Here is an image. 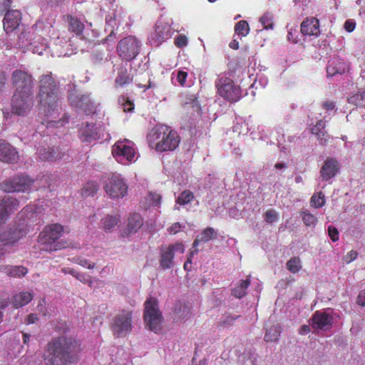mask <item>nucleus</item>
<instances>
[{"label":"nucleus","mask_w":365,"mask_h":365,"mask_svg":"<svg viewBox=\"0 0 365 365\" xmlns=\"http://www.w3.org/2000/svg\"><path fill=\"white\" fill-rule=\"evenodd\" d=\"M357 303L362 307L365 306V290L360 292L359 294Z\"/></svg>","instance_id":"nucleus-61"},{"label":"nucleus","mask_w":365,"mask_h":365,"mask_svg":"<svg viewBox=\"0 0 365 365\" xmlns=\"http://www.w3.org/2000/svg\"><path fill=\"white\" fill-rule=\"evenodd\" d=\"M240 317V315H236V316L226 315L224 317V318L220 322V326L223 327H227L232 326L234 324V322Z\"/></svg>","instance_id":"nucleus-46"},{"label":"nucleus","mask_w":365,"mask_h":365,"mask_svg":"<svg viewBox=\"0 0 365 365\" xmlns=\"http://www.w3.org/2000/svg\"><path fill=\"white\" fill-rule=\"evenodd\" d=\"M140 48V42L135 37L129 36L118 42L117 51L121 58L130 61L139 53Z\"/></svg>","instance_id":"nucleus-8"},{"label":"nucleus","mask_w":365,"mask_h":365,"mask_svg":"<svg viewBox=\"0 0 365 365\" xmlns=\"http://www.w3.org/2000/svg\"><path fill=\"white\" fill-rule=\"evenodd\" d=\"M10 4V0H3L1 2H0V14H6V12L10 11L9 10Z\"/></svg>","instance_id":"nucleus-54"},{"label":"nucleus","mask_w":365,"mask_h":365,"mask_svg":"<svg viewBox=\"0 0 365 365\" xmlns=\"http://www.w3.org/2000/svg\"><path fill=\"white\" fill-rule=\"evenodd\" d=\"M132 78L128 74L127 68L120 67L118 72V76L115 78V83L116 86H123L131 82Z\"/></svg>","instance_id":"nucleus-32"},{"label":"nucleus","mask_w":365,"mask_h":365,"mask_svg":"<svg viewBox=\"0 0 365 365\" xmlns=\"http://www.w3.org/2000/svg\"><path fill=\"white\" fill-rule=\"evenodd\" d=\"M153 140H157L155 149L160 152L175 150L179 145L180 137L176 131L170 130L167 126H160L153 130L150 136Z\"/></svg>","instance_id":"nucleus-4"},{"label":"nucleus","mask_w":365,"mask_h":365,"mask_svg":"<svg viewBox=\"0 0 365 365\" xmlns=\"http://www.w3.org/2000/svg\"><path fill=\"white\" fill-rule=\"evenodd\" d=\"M349 102L356 106H365V89L351 96L349 98Z\"/></svg>","instance_id":"nucleus-39"},{"label":"nucleus","mask_w":365,"mask_h":365,"mask_svg":"<svg viewBox=\"0 0 365 365\" xmlns=\"http://www.w3.org/2000/svg\"><path fill=\"white\" fill-rule=\"evenodd\" d=\"M144 321L150 331L157 333L162 329L163 317L159 310L158 301L153 297H150L145 302Z\"/></svg>","instance_id":"nucleus-5"},{"label":"nucleus","mask_w":365,"mask_h":365,"mask_svg":"<svg viewBox=\"0 0 365 365\" xmlns=\"http://www.w3.org/2000/svg\"><path fill=\"white\" fill-rule=\"evenodd\" d=\"M184 251V245L180 242L170 245L168 247L162 246L160 247V267L163 269L172 268L174 266V252L183 253Z\"/></svg>","instance_id":"nucleus-11"},{"label":"nucleus","mask_w":365,"mask_h":365,"mask_svg":"<svg viewBox=\"0 0 365 365\" xmlns=\"http://www.w3.org/2000/svg\"><path fill=\"white\" fill-rule=\"evenodd\" d=\"M11 83L15 91L11 98V112L12 114L21 115L23 113V71L20 69L14 71L11 74Z\"/></svg>","instance_id":"nucleus-7"},{"label":"nucleus","mask_w":365,"mask_h":365,"mask_svg":"<svg viewBox=\"0 0 365 365\" xmlns=\"http://www.w3.org/2000/svg\"><path fill=\"white\" fill-rule=\"evenodd\" d=\"M19 159L18 152L8 142L0 139V160L7 163H12Z\"/></svg>","instance_id":"nucleus-18"},{"label":"nucleus","mask_w":365,"mask_h":365,"mask_svg":"<svg viewBox=\"0 0 365 365\" xmlns=\"http://www.w3.org/2000/svg\"><path fill=\"white\" fill-rule=\"evenodd\" d=\"M172 31L170 26L161 21H158L155 27V31L152 33V41L158 46L161 44L165 39L171 36Z\"/></svg>","instance_id":"nucleus-17"},{"label":"nucleus","mask_w":365,"mask_h":365,"mask_svg":"<svg viewBox=\"0 0 365 365\" xmlns=\"http://www.w3.org/2000/svg\"><path fill=\"white\" fill-rule=\"evenodd\" d=\"M12 303L15 308L21 307L23 306V292L14 296Z\"/></svg>","instance_id":"nucleus-49"},{"label":"nucleus","mask_w":365,"mask_h":365,"mask_svg":"<svg viewBox=\"0 0 365 365\" xmlns=\"http://www.w3.org/2000/svg\"><path fill=\"white\" fill-rule=\"evenodd\" d=\"M318 140L320 141V144L325 145L327 140L326 137L327 136V132L323 130L322 131H320V134H314Z\"/></svg>","instance_id":"nucleus-58"},{"label":"nucleus","mask_w":365,"mask_h":365,"mask_svg":"<svg viewBox=\"0 0 365 365\" xmlns=\"http://www.w3.org/2000/svg\"><path fill=\"white\" fill-rule=\"evenodd\" d=\"M118 103L120 104L125 112H130L134 109V104L125 96L118 98Z\"/></svg>","instance_id":"nucleus-45"},{"label":"nucleus","mask_w":365,"mask_h":365,"mask_svg":"<svg viewBox=\"0 0 365 365\" xmlns=\"http://www.w3.org/2000/svg\"><path fill=\"white\" fill-rule=\"evenodd\" d=\"M98 190V185L95 182H88L82 189V195L84 196H93Z\"/></svg>","instance_id":"nucleus-40"},{"label":"nucleus","mask_w":365,"mask_h":365,"mask_svg":"<svg viewBox=\"0 0 365 365\" xmlns=\"http://www.w3.org/2000/svg\"><path fill=\"white\" fill-rule=\"evenodd\" d=\"M325 123L320 120L317 122V123L312 128V133L313 134H320V131L324 130Z\"/></svg>","instance_id":"nucleus-50"},{"label":"nucleus","mask_w":365,"mask_h":365,"mask_svg":"<svg viewBox=\"0 0 365 365\" xmlns=\"http://www.w3.org/2000/svg\"><path fill=\"white\" fill-rule=\"evenodd\" d=\"M0 272H5L10 277H21L23 274V268L21 266L0 265Z\"/></svg>","instance_id":"nucleus-33"},{"label":"nucleus","mask_w":365,"mask_h":365,"mask_svg":"<svg viewBox=\"0 0 365 365\" xmlns=\"http://www.w3.org/2000/svg\"><path fill=\"white\" fill-rule=\"evenodd\" d=\"M309 331H310V327H309V326L306 325V324L302 326V327L299 329V334H302V335L307 334Z\"/></svg>","instance_id":"nucleus-64"},{"label":"nucleus","mask_w":365,"mask_h":365,"mask_svg":"<svg viewBox=\"0 0 365 365\" xmlns=\"http://www.w3.org/2000/svg\"><path fill=\"white\" fill-rule=\"evenodd\" d=\"M39 110L48 119V125L55 123L61 110L58 106V88L51 73L42 75L39 80Z\"/></svg>","instance_id":"nucleus-1"},{"label":"nucleus","mask_w":365,"mask_h":365,"mask_svg":"<svg viewBox=\"0 0 365 365\" xmlns=\"http://www.w3.org/2000/svg\"><path fill=\"white\" fill-rule=\"evenodd\" d=\"M69 100L73 106L78 108L86 115L96 112V106L88 95H70Z\"/></svg>","instance_id":"nucleus-14"},{"label":"nucleus","mask_w":365,"mask_h":365,"mask_svg":"<svg viewBox=\"0 0 365 365\" xmlns=\"http://www.w3.org/2000/svg\"><path fill=\"white\" fill-rule=\"evenodd\" d=\"M80 351V344L76 339L61 336L48 344L47 357L52 365L73 364L78 359Z\"/></svg>","instance_id":"nucleus-2"},{"label":"nucleus","mask_w":365,"mask_h":365,"mask_svg":"<svg viewBox=\"0 0 365 365\" xmlns=\"http://www.w3.org/2000/svg\"><path fill=\"white\" fill-rule=\"evenodd\" d=\"M193 198V193L191 191L186 190L181 192L178 197L176 203L180 205H185L191 202Z\"/></svg>","instance_id":"nucleus-38"},{"label":"nucleus","mask_w":365,"mask_h":365,"mask_svg":"<svg viewBox=\"0 0 365 365\" xmlns=\"http://www.w3.org/2000/svg\"><path fill=\"white\" fill-rule=\"evenodd\" d=\"M133 328V312L123 310L116 314L110 324V329L114 336L124 337L129 334Z\"/></svg>","instance_id":"nucleus-6"},{"label":"nucleus","mask_w":365,"mask_h":365,"mask_svg":"<svg viewBox=\"0 0 365 365\" xmlns=\"http://www.w3.org/2000/svg\"><path fill=\"white\" fill-rule=\"evenodd\" d=\"M198 252V250L194 249L191 251L187 261L184 264V269L187 271H190L192 266V257Z\"/></svg>","instance_id":"nucleus-52"},{"label":"nucleus","mask_w":365,"mask_h":365,"mask_svg":"<svg viewBox=\"0 0 365 365\" xmlns=\"http://www.w3.org/2000/svg\"><path fill=\"white\" fill-rule=\"evenodd\" d=\"M173 319L176 322H181L190 317V307L188 304L180 301L177 302L173 307Z\"/></svg>","instance_id":"nucleus-23"},{"label":"nucleus","mask_w":365,"mask_h":365,"mask_svg":"<svg viewBox=\"0 0 365 365\" xmlns=\"http://www.w3.org/2000/svg\"><path fill=\"white\" fill-rule=\"evenodd\" d=\"M235 30L238 35L246 36L249 33L250 28L246 21H240L236 24Z\"/></svg>","instance_id":"nucleus-41"},{"label":"nucleus","mask_w":365,"mask_h":365,"mask_svg":"<svg viewBox=\"0 0 365 365\" xmlns=\"http://www.w3.org/2000/svg\"><path fill=\"white\" fill-rule=\"evenodd\" d=\"M36 154L38 158L42 161H56L61 159L66 154L62 148L49 147L40 145L36 150Z\"/></svg>","instance_id":"nucleus-12"},{"label":"nucleus","mask_w":365,"mask_h":365,"mask_svg":"<svg viewBox=\"0 0 365 365\" xmlns=\"http://www.w3.org/2000/svg\"><path fill=\"white\" fill-rule=\"evenodd\" d=\"M18 200L11 197H5L0 200V226L4 224L9 216L19 207Z\"/></svg>","instance_id":"nucleus-16"},{"label":"nucleus","mask_w":365,"mask_h":365,"mask_svg":"<svg viewBox=\"0 0 365 365\" xmlns=\"http://www.w3.org/2000/svg\"><path fill=\"white\" fill-rule=\"evenodd\" d=\"M180 223L178 222H176L175 224H173L170 227V232L172 233H176L179 231L180 228Z\"/></svg>","instance_id":"nucleus-63"},{"label":"nucleus","mask_w":365,"mask_h":365,"mask_svg":"<svg viewBox=\"0 0 365 365\" xmlns=\"http://www.w3.org/2000/svg\"><path fill=\"white\" fill-rule=\"evenodd\" d=\"M282 331V328L279 325L272 326L267 329L264 340L266 341H277L279 339Z\"/></svg>","instance_id":"nucleus-31"},{"label":"nucleus","mask_w":365,"mask_h":365,"mask_svg":"<svg viewBox=\"0 0 365 365\" xmlns=\"http://www.w3.org/2000/svg\"><path fill=\"white\" fill-rule=\"evenodd\" d=\"M21 21V14L18 10H13L5 14L4 18V28L8 33L13 31L20 24Z\"/></svg>","instance_id":"nucleus-21"},{"label":"nucleus","mask_w":365,"mask_h":365,"mask_svg":"<svg viewBox=\"0 0 365 365\" xmlns=\"http://www.w3.org/2000/svg\"><path fill=\"white\" fill-rule=\"evenodd\" d=\"M345 69L344 62H340L337 58H333L328 62L327 72L328 76H333L336 73H344Z\"/></svg>","instance_id":"nucleus-27"},{"label":"nucleus","mask_w":365,"mask_h":365,"mask_svg":"<svg viewBox=\"0 0 365 365\" xmlns=\"http://www.w3.org/2000/svg\"><path fill=\"white\" fill-rule=\"evenodd\" d=\"M187 43V39L185 36L180 35L177 37L175 41V44L179 47L182 48L185 46Z\"/></svg>","instance_id":"nucleus-53"},{"label":"nucleus","mask_w":365,"mask_h":365,"mask_svg":"<svg viewBox=\"0 0 365 365\" xmlns=\"http://www.w3.org/2000/svg\"><path fill=\"white\" fill-rule=\"evenodd\" d=\"M79 137L82 141L91 142L100 138V134L94 124L87 123L79 130Z\"/></svg>","instance_id":"nucleus-25"},{"label":"nucleus","mask_w":365,"mask_h":365,"mask_svg":"<svg viewBox=\"0 0 365 365\" xmlns=\"http://www.w3.org/2000/svg\"><path fill=\"white\" fill-rule=\"evenodd\" d=\"M161 199V196L155 192H150L148 195L147 200L150 202V205H157Z\"/></svg>","instance_id":"nucleus-48"},{"label":"nucleus","mask_w":365,"mask_h":365,"mask_svg":"<svg viewBox=\"0 0 365 365\" xmlns=\"http://www.w3.org/2000/svg\"><path fill=\"white\" fill-rule=\"evenodd\" d=\"M272 15L267 12L261 18L260 21L265 29H270L273 28Z\"/></svg>","instance_id":"nucleus-44"},{"label":"nucleus","mask_w":365,"mask_h":365,"mask_svg":"<svg viewBox=\"0 0 365 365\" xmlns=\"http://www.w3.org/2000/svg\"><path fill=\"white\" fill-rule=\"evenodd\" d=\"M287 269L295 274L297 273L302 269V264L299 257H294L290 258L287 262Z\"/></svg>","instance_id":"nucleus-36"},{"label":"nucleus","mask_w":365,"mask_h":365,"mask_svg":"<svg viewBox=\"0 0 365 365\" xmlns=\"http://www.w3.org/2000/svg\"><path fill=\"white\" fill-rule=\"evenodd\" d=\"M300 217L306 226H315L317 222V218L307 210L302 211Z\"/></svg>","instance_id":"nucleus-37"},{"label":"nucleus","mask_w":365,"mask_h":365,"mask_svg":"<svg viewBox=\"0 0 365 365\" xmlns=\"http://www.w3.org/2000/svg\"><path fill=\"white\" fill-rule=\"evenodd\" d=\"M76 262L78 264L82 267H87L88 269H93L95 267V263L89 262L87 259L83 258H78Z\"/></svg>","instance_id":"nucleus-55"},{"label":"nucleus","mask_w":365,"mask_h":365,"mask_svg":"<svg viewBox=\"0 0 365 365\" xmlns=\"http://www.w3.org/2000/svg\"><path fill=\"white\" fill-rule=\"evenodd\" d=\"M26 320L28 324H34L38 320L37 315L36 314H30Z\"/></svg>","instance_id":"nucleus-62"},{"label":"nucleus","mask_w":365,"mask_h":365,"mask_svg":"<svg viewBox=\"0 0 365 365\" xmlns=\"http://www.w3.org/2000/svg\"><path fill=\"white\" fill-rule=\"evenodd\" d=\"M63 232V227L60 224L47 225L38 236L40 250L52 252L56 251L68 246L65 241L56 242Z\"/></svg>","instance_id":"nucleus-3"},{"label":"nucleus","mask_w":365,"mask_h":365,"mask_svg":"<svg viewBox=\"0 0 365 365\" xmlns=\"http://www.w3.org/2000/svg\"><path fill=\"white\" fill-rule=\"evenodd\" d=\"M328 233L332 241L336 242L339 240V232L336 227L329 226L328 227Z\"/></svg>","instance_id":"nucleus-51"},{"label":"nucleus","mask_w":365,"mask_h":365,"mask_svg":"<svg viewBox=\"0 0 365 365\" xmlns=\"http://www.w3.org/2000/svg\"><path fill=\"white\" fill-rule=\"evenodd\" d=\"M143 225V220L139 214L130 215L128 222V230L129 233L135 232Z\"/></svg>","instance_id":"nucleus-29"},{"label":"nucleus","mask_w":365,"mask_h":365,"mask_svg":"<svg viewBox=\"0 0 365 365\" xmlns=\"http://www.w3.org/2000/svg\"><path fill=\"white\" fill-rule=\"evenodd\" d=\"M24 97L32 96L34 88V81L33 77L24 72Z\"/></svg>","instance_id":"nucleus-35"},{"label":"nucleus","mask_w":365,"mask_h":365,"mask_svg":"<svg viewBox=\"0 0 365 365\" xmlns=\"http://www.w3.org/2000/svg\"><path fill=\"white\" fill-rule=\"evenodd\" d=\"M357 255L356 251L351 250L346 255L344 259L347 263H350L356 258Z\"/></svg>","instance_id":"nucleus-57"},{"label":"nucleus","mask_w":365,"mask_h":365,"mask_svg":"<svg viewBox=\"0 0 365 365\" xmlns=\"http://www.w3.org/2000/svg\"><path fill=\"white\" fill-rule=\"evenodd\" d=\"M67 21L69 24V30L80 34L84 29V25L78 19L73 17L72 16H67Z\"/></svg>","instance_id":"nucleus-34"},{"label":"nucleus","mask_w":365,"mask_h":365,"mask_svg":"<svg viewBox=\"0 0 365 365\" xmlns=\"http://www.w3.org/2000/svg\"><path fill=\"white\" fill-rule=\"evenodd\" d=\"M0 187L6 192H21L23 190V179L21 175L14 176L2 182Z\"/></svg>","instance_id":"nucleus-22"},{"label":"nucleus","mask_w":365,"mask_h":365,"mask_svg":"<svg viewBox=\"0 0 365 365\" xmlns=\"http://www.w3.org/2000/svg\"><path fill=\"white\" fill-rule=\"evenodd\" d=\"M311 204L315 207H321L325 204L324 195L321 192L314 195L311 198Z\"/></svg>","instance_id":"nucleus-43"},{"label":"nucleus","mask_w":365,"mask_h":365,"mask_svg":"<svg viewBox=\"0 0 365 365\" xmlns=\"http://www.w3.org/2000/svg\"><path fill=\"white\" fill-rule=\"evenodd\" d=\"M333 317L324 312L317 311L312 317V326L314 329L328 330L332 324Z\"/></svg>","instance_id":"nucleus-19"},{"label":"nucleus","mask_w":365,"mask_h":365,"mask_svg":"<svg viewBox=\"0 0 365 365\" xmlns=\"http://www.w3.org/2000/svg\"><path fill=\"white\" fill-rule=\"evenodd\" d=\"M250 284V279L245 280H240V284L232 289V294L236 298L241 299L247 294L246 290Z\"/></svg>","instance_id":"nucleus-30"},{"label":"nucleus","mask_w":365,"mask_h":365,"mask_svg":"<svg viewBox=\"0 0 365 365\" xmlns=\"http://www.w3.org/2000/svg\"><path fill=\"white\" fill-rule=\"evenodd\" d=\"M118 222V217L108 215L103 220V227L106 230H110L117 225Z\"/></svg>","instance_id":"nucleus-42"},{"label":"nucleus","mask_w":365,"mask_h":365,"mask_svg":"<svg viewBox=\"0 0 365 365\" xmlns=\"http://www.w3.org/2000/svg\"><path fill=\"white\" fill-rule=\"evenodd\" d=\"M187 73L185 71H180L177 76V80L181 86H184Z\"/></svg>","instance_id":"nucleus-56"},{"label":"nucleus","mask_w":365,"mask_h":365,"mask_svg":"<svg viewBox=\"0 0 365 365\" xmlns=\"http://www.w3.org/2000/svg\"><path fill=\"white\" fill-rule=\"evenodd\" d=\"M23 226L21 224L14 225L0 234V242L5 245H13L23 236Z\"/></svg>","instance_id":"nucleus-15"},{"label":"nucleus","mask_w":365,"mask_h":365,"mask_svg":"<svg viewBox=\"0 0 365 365\" xmlns=\"http://www.w3.org/2000/svg\"><path fill=\"white\" fill-rule=\"evenodd\" d=\"M103 189L112 199L123 198L128 192V185L118 175H112L103 182Z\"/></svg>","instance_id":"nucleus-9"},{"label":"nucleus","mask_w":365,"mask_h":365,"mask_svg":"<svg viewBox=\"0 0 365 365\" xmlns=\"http://www.w3.org/2000/svg\"><path fill=\"white\" fill-rule=\"evenodd\" d=\"M49 178H50L49 175L43 176L41 178V181L43 182V183H42V185H41V183L38 182V179L34 180V179L30 178L29 176L24 175V192H26V190H30L31 189L37 190L38 187H39L41 185L44 187L45 186L44 183H46Z\"/></svg>","instance_id":"nucleus-28"},{"label":"nucleus","mask_w":365,"mask_h":365,"mask_svg":"<svg viewBox=\"0 0 365 365\" xmlns=\"http://www.w3.org/2000/svg\"><path fill=\"white\" fill-rule=\"evenodd\" d=\"M128 140L118 141L113 147L112 153L118 162H130L135 156L134 149L126 144Z\"/></svg>","instance_id":"nucleus-13"},{"label":"nucleus","mask_w":365,"mask_h":365,"mask_svg":"<svg viewBox=\"0 0 365 365\" xmlns=\"http://www.w3.org/2000/svg\"><path fill=\"white\" fill-rule=\"evenodd\" d=\"M355 26L356 24L352 21L348 20L344 23V29L349 32L353 31Z\"/></svg>","instance_id":"nucleus-60"},{"label":"nucleus","mask_w":365,"mask_h":365,"mask_svg":"<svg viewBox=\"0 0 365 365\" xmlns=\"http://www.w3.org/2000/svg\"><path fill=\"white\" fill-rule=\"evenodd\" d=\"M220 96L231 102L237 101L241 97V89L229 78H220L216 81Z\"/></svg>","instance_id":"nucleus-10"},{"label":"nucleus","mask_w":365,"mask_h":365,"mask_svg":"<svg viewBox=\"0 0 365 365\" xmlns=\"http://www.w3.org/2000/svg\"><path fill=\"white\" fill-rule=\"evenodd\" d=\"M6 74L3 71H0V93L4 91L6 85Z\"/></svg>","instance_id":"nucleus-59"},{"label":"nucleus","mask_w":365,"mask_h":365,"mask_svg":"<svg viewBox=\"0 0 365 365\" xmlns=\"http://www.w3.org/2000/svg\"><path fill=\"white\" fill-rule=\"evenodd\" d=\"M339 170V165L336 160L327 158L322 167L320 174L323 180H329L334 177Z\"/></svg>","instance_id":"nucleus-20"},{"label":"nucleus","mask_w":365,"mask_h":365,"mask_svg":"<svg viewBox=\"0 0 365 365\" xmlns=\"http://www.w3.org/2000/svg\"><path fill=\"white\" fill-rule=\"evenodd\" d=\"M319 22L317 18L307 19L301 24V32L303 35L318 36L319 34Z\"/></svg>","instance_id":"nucleus-24"},{"label":"nucleus","mask_w":365,"mask_h":365,"mask_svg":"<svg viewBox=\"0 0 365 365\" xmlns=\"http://www.w3.org/2000/svg\"><path fill=\"white\" fill-rule=\"evenodd\" d=\"M264 220L268 223H272L278 220V215L274 210H268L264 214Z\"/></svg>","instance_id":"nucleus-47"},{"label":"nucleus","mask_w":365,"mask_h":365,"mask_svg":"<svg viewBox=\"0 0 365 365\" xmlns=\"http://www.w3.org/2000/svg\"><path fill=\"white\" fill-rule=\"evenodd\" d=\"M217 238V233L212 227H208L201 232L200 235L195 240L192 248L197 247L200 242H207L211 240Z\"/></svg>","instance_id":"nucleus-26"}]
</instances>
